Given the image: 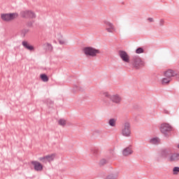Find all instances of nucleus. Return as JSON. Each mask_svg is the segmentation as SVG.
<instances>
[{
  "instance_id": "nucleus-24",
  "label": "nucleus",
  "mask_w": 179,
  "mask_h": 179,
  "mask_svg": "<svg viewBox=\"0 0 179 179\" xmlns=\"http://www.w3.org/2000/svg\"><path fill=\"white\" fill-rule=\"evenodd\" d=\"M58 124H59V125H61L62 127H65V125H66V121L64 119H60L58 121Z\"/></svg>"
},
{
  "instance_id": "nucleus-31",
  "label": "nucleus",
  "mask_w": 179,
  "mask_h": 179,
  "mask_svg": "<svg viewBox=\"0 0 179 179\" xmlns=\"http://www.w3.org/2000/svg\"><path fill=\"white\" fill-rule=\"evenodd\" d=\"M166 114H169V112L167 110H165Z\"/></svg>"
},
{
  "instance_id": "nucleus-22",
  "label": "nucleus",
  "mask_w": 179,
  "mask_h": 179,
  "mask_svg": "<svg viewBox=\"0 0 179 179\" xmlns=\"http://www.w3.org/2000/svg\"><path fill=\"white\" fill-rule=\"evenodd\" d=\"M29 12H30V10L22 11L20 13V15L22 16V17H29Z\"/></svg>"
},
{
  "instance_id": "nucleus-29",
  "label": "nucleus",
  "mask_w": 179,
  "mask_h": 179,
  "mask_svg": "<svg viewBox=\"0 0 179 179\" xmlns=\"http://www.w3.org/2000/svg\"><path fill=\"white\" fill-rule=\"evenodd\" d=\"M159 26H164V20L161 19L159 22Z\"/></svg>"
},
{
  "instance_id": "nucleus-10",
  "label": "nucleus",
  "mask_w": 179,
  "mask_h": 179,
  "mask_svg": "<svg viewBox=\"0 0 179 179\" xmlns=\"http://www.w3.org/2000/svg\"><path fill=\"white\" fill-rule=\"evenodd\" d=\"M119 57H120L121 59L124 62L129 63V55H128V53L124 50H120L119 51Z\"/></svg>"
},
{
  "instance_id": "nucleus-15",
  "label": "nucleus",
  "mask_w": 179,
  "mask_h": 179,
  "mask_svg": "<svg viewBox=\"0 0 179 179\" xmlns=\"http://www.w3.org/2000/svg\"><path fill=\"white\" fill-rule=\"evenodd\" d=\"M56 38L59 41V44H60L61 45H65V38H64V36H62V34H58L56 36Z\"/></svg>"
},
{
  "instance_id": "nucleus-19",
  "label": "nucleus",
  "mask_w": 179,
  "mask_h": 179,
  "mask_svg": "<svg viewBox=\"0 0 179 179\" xmlns=\"http://www.w3.org/2000/svg\"><path fill=\"white\" fill-rule=\"evenodd\" d=\"M108 124L110 125V127H115V125L117 124V119L115 118H111L108 121Z\"/></svg>"
},
{
  "instance_id": "nucleus-20",
  "label": "nucleus",
  "mask_w": 179,
  "mask_h": 179,
  "mask_svg": "<svg viewBox=\"0 0 179 179\" xmlns=\"http://www.w3.org/2000/svg\"><path fill=\"white\" fill-rule=\"evenodd\" d=\"M173 176H178L179 174V166H174L172 169Z\"/></svg>"
},
{
  "instance_id": "nucleus-25",
  "label": "nucleus",
  "mask_w": 179,
  "mask_h": 179,
  "mask_svg": "<svg viewBox=\"0 0 179 179\" xmlns=\"http://www.w3.org/2000/svg\"><path fill=\"white\" fill-rule=\"evenodd\" d=\"M29 33V29H24L21 31V36L22 37H26V34Z\"/></svg>"
},
{
  "instance_id": "nucleus-1",
  "label": "nucleus",
  "mask_w": 179,
  "mask_h": 179,
  "mask_svg": "<svg viewBox=\"0 0 179 179\" xmlns=\"http://www.w3.org/2000/svg\"><path fill=\"white\" fill-rule=\"evenodd\" d=\"M159 153L163 159H166L170 163L179 162V152H173L171 148L162 149Z\"/></svg>"
},
{
  "instance_id": "nucleus-23",
  "label": "nucleus",
  "mask_w": 179,
  "mask_h": 179,
  "mask_svg": "<svg viewBox=\"0 0 179 179\" xmlns=\"http://www.w3.org/2000/svg\"><path fill=\"white\" fill-rule=\"evenodd\" d=\"M40 77L41 80H43V82H48L49 80L48 76H47V75L45 74H41Z\"/></svg>"
},
{
  "instance_id": "nucleus-5",
  "label": "nucleus",
  "mask_w": 179,
  "mask_h": 179,
  "mask_svg": "<svg viewBox=\"0 0 179 179\" xmlns=\"http://www.w3.org/2000/svg\"><path fill=\"white\" fill-rule=\"evenodd\" d=\"M132 134V131L131 129V122H124L121 128V135L124 136V138H129Z\"/></svg>"
},
{
  "instance_id": "nucleus-8",
  "label": "nucleus",
  "mask_w": 179,
  "mask_h": 179,
  "mask_svg": "<svg viewBox=\"0 0 179 179\" xmlns=\"http://www.w3.org/2000/svg\"><path fill=\"white\" fill-rule=\"evenodd\" d=\"M172 129L173 128L171 127V126L167 123H164L161 124L160 131L162 134H164V135H166L167 132H170Z\"/></svg>"
},
{
  "instance_id": "nucleus-12",
  "label": "nucleus",
  "mask_w": 179,
  "mask_h": 179,
  "mask_svg": "<svg viewBox=\"0 0 179 179\" xmlns=\"http://www.w3.org/2000/svg\"><path fill=\"white\" fill-rule=\"evenodd\" d=\"M31 164L34 166L35 171H43V165L40 162L32 161Z\"/></svg>"
},
{
  "instance_id": "nucleus-13",
  "label": "nucleus",
  "mask_w": 179,
  "mask_h": 179,
  "mask_svg": "<svg viewBox=\"0 0 179 179\" xmlns=\"http://www.w3.org/2000/svg\"><path fill=\"white\" fill-rule=\"evenodd\" d=\"M177 73L171 69H168L167 71L164 72V76L166 78H169L170 79H173L174 76H176Z\"/></svg>"
},
{
  "instance_id": "nucleus-18",
  "label": "nucleus",
  "mask_w": 179,
  "mask_h": 179,
  "mask_svg": "<svg viewBox=\"0 0 179 179\" xmlns=\"http://www.w3.org/2000/svg\"><path fill=\"white\" fill-rule=\"evenodd\" d=\"M150 143H151V145H159L160 143V140L157 138H152L150 139Z\"/></svg>"
},
{
  "instance_id": "nucleus-9",
  "label": "nucleus",
  "mask_w": 179,
  "mask_h": 179,
  "mask_svg": "<svg viewBox=\"0 0 179 179\" xmlns=\"http://www.w3.org/2000/svg\"><path fill=\"white\" fill-rule=\"evenodd\" d=\"M103 23L106 26V30L108 31V33H113V31H115V27L114 26L113 23H111L107 20L103 21Z\"/></svg>"
},
{
  "instance_id": "nucleus-27",
  "label": "nucleus",
  "mask_w": 179,
  "mask_h": 179,
  "mask_svg": "<svg viewBox=\"0 0 179 179\" xmlns=\"http://www.w3.org/2000/svg\"><path fill=\"white\" fill-rule=\"evenodd\" d=\"M28 17H31V19H34V17H36V14L33 13V11H29V13L28 14Z\"/></svg>"
},
{
  "instance_id": "nucleus-16",
  "label": "nucleus",
  "mask_w": 179,
  "mask_h": 179,
  "mask_svg": "<svg viewBox=\"0 0 179 179\" xmlns=\"http://www.w3.org/2000/svg\"><path fill=\"white\" fill-rule=\"evenodd\" d=\"M171 80H173V79L169 78V77L164 76L161 80V83H162V85H169V83H170V82H171Z\"/></svg>"
},
{
  "instance_id": "nucleus-30",
  "label": "nucleus",
  "mask_w": 179,
  "mask_h": 179,
  "mask_svg": "<svg viewBox=\"0 0 179 179\" xmlns=\"http://www.w3.org/2000/svg\"><path fill=\"white\" fill-rule=\"evenodd\" d=\"M148 22H155V20H153L152 17H149V18L148 19Z\"/></svg>"
},
{
  "instance_id": "nucleus-11",
  "label": "nucleus",
  "mask_w": 179,
  "mask_h": 179,
  "mask_svg": "<svg viewBox=\"0 0 179 179\" xmlns=\"http://www.w3.org/2000/svg\"><path fill=\"white\" fill-rule=\"evenodd\" d=\"M134 154V148L132 145H129L126 148H124L122 151L123 156L127 157L131 156V155Z\"/></svg>"
},
{
  "instance_id": "nucleus-17",
  "label": "nucleus",
  "mask_w": 179,
  "mask_h": 179,
  "mask_svg": "<svg viewBox=\"0 0 179 179\" xmlns=\"http://www.w3.org/2000/svg\"><path fill=\"white\" fill-rule=\"evenodd\" d=\"M118 178V172H114L110 173L105 179H117Z\"/></svg>"
},
{
  "instance_id": "nucleus-32",
  "label": "nucleus",
  "mask_w": 179,
  "mask_h": 179,
  "mask_svg": "<svg viewBox=\"0 0 179 179\" xmlns=\"http://www.w3.org/2000/svg\"><path fill=\"white\" fill-rule=\"evenodd\" d=\"M51 104H52V101H50Z\"/></svg>"
},
{
  "instance_id": "nucleus-33",
  "label": "nucleus",
  "mask_w": 179,
  "mask_h": 179,
  "mask_svg": "<svg viewBox=\"0 0 179 179\" xmlns=\"http://www.w3.org/2000/svg\"><path fill=\"white\" fill-rule=\"evenodd\" d=\"M91 1H94V0H91Z\"/></svg>"
},
{
  "instance_id": "nucleus-26",
  "label": "nucleus",
  "mask_w": 179,
  "mask_h": 179,
  "mask_svg": "<svg viewBox=\"0 0 179 179\" xmlns=\"http://www.w3.org/2000/svg\"><path fill=\"white\" fill-rule=\"evenodd\" d=\"M145 50L142 48H138L136 50V54H143Z\"/></svg>"
},
{
  "instance_id": "nucleus-3",
  "label": "nucleus",
  "mask_w": 179,
  "mask_h": 179,
  "mask_svg": "<svg viewBox=\"0 0 179 179\" xmlns=\"http://www.w3.org/2000/svg\"><path fill=\"white\" fill-rule=\"evenodd\" d=\"M130 64L132 65L133 68H135L136 69H141V68L145 66V62L138 55L131 57Z\"/></svg>"
},
{
  "instance_id": "nucleus-28",
  "label": "nucleus",
  "mask_w": 179,
  "mask_h": 179,
  "mask_svg": "<svg viewBox=\"0 0 179 179\" xmlns=\"http://www.w3.org/2000/svg\"><path fill=\"white\" fill-rule=\"evenodd\" d=\"M100 166H104V164H107V161L106 159H103L99 162Z\"/></svg>"
},
{
  "instance_id": "nucleus-2",
  "label": "nucleus",
  "mask_w": 179,
  "mask_h": 179,
  "mask_svg": "<svg viewBox=\"0 0 179 179\" xmlns=\"http://www.w3.org/2000/svg\"><path fill=\"white\" fill-rule=\"evenodd\" d=\"M103 96L109 99V100L114 104L120 105L122 103V96L118 94H111L109 92H103Z\"/></svg>"
},
{
  "instance_id": "nucleus-6",
  "label": "nucleus",
  "mask_w": 179,
  "mask_h": 179,
  "mask_svg": "<svg viewBox=\"0 0 179 179\" xmlns=\"http://www.w3.org/2000/svg\"><path fill=\"white\" fill-rule=\"evenodd\" d=\"M18 17L19 14L17 13H4L1 15V20L3 22H12V20H15V19H17Z\"/></svg>"
},
{
  "instance_id": "nucleus-21",
  "label": "nucleus",
  "mask_w": 179,
  "mask_h": 179,
  "mask_svg": "<svg viewBox=\"0 0 179 179\" xmlns=\"http://www.w3.org/2000/svg\"><path fill=\"white\" fill-rule=\"evenodd\" d=\"M43 47L48 50V51H52V45L50 43H46L43 44Z\"/></svg>"
},
{
  "instance_id": "nucleus-7",
  "label": "nucleus",
  "mask_w": 179,
  "mask_h": 179,
  "mask_svg": "<svg viewBox=\"0 0 179 179\" xmlns=\"http://www.w3.org/2000/svg\"><path fill=\"white\" fill-rule=\"evenodd\" d=\"M54 159H55V154L48 155L45 157H39L38 160L47 164V163H51V162H54Z\"/></svg>"
},
{
  "instance_id": "nucleus-14",
  "label": "nucleus",
  "mask_w": 179,
  "mask_h": 179,
  "mask_svg": "<svg viewBox=\"0 0 179 179\" xmlns=\"http://www.w3.org/2000/svg\"><path fill=\"white\" fill-rule=\"evenodd\" d=\"M22 44L24 48H26V50H29V51H34V46L30 45V43H28L27 41H24L22 42Z\"/></svg>"
},
{
  "instance_id": "nucleus-4",
  "label": "nucleus",
  "mask_w": 179,
  "mask_h": 179,
  "mask_svg": "<svg viewBox=\"0 0 179 179\" xmlns=\"http://www.w3.org/2000/svg\"><path fill=\"white\" fill-rule=\"evenodd\" d=\"M83 53L86 57H92L94 58V57H97L98 54H101V51L99 49H96L93 47H85L83 50Z\"/></svg>"
}]
</instances>
